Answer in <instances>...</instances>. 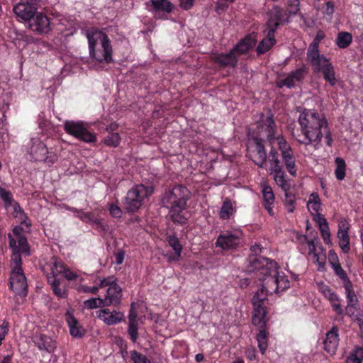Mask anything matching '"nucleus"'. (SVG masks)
Segmentation results:
<instances>
[{
  "label": "nucleus",
  "instance_id": "f257e3e1",
  "mask_svg": "<svg viewBox=\"0 0 363 363\" xmlns=\"http://www.w3.org/2000/svg\"><path fill=\"white\" fill-rule=\"evenodd\" d=\"M190 198V191L179 184L166 190L160 196V203L161 207L168 209V216L174 224L182 225L188 220L185 211Z\"/></svg>",
  "mask_w": 363,
  "mask_h": 363
},
{
  "label": "nucleus",
  "instance_id": "f03ea898",
  "mask_svg": "<svg viewBox=\"0 0 363 363\" xmlns=\"http://www.w3.org/2000/svg\"><path fill=\"white\" fill-rule=\"evenodd\" d=\"M298 121L302 135L296 139L300 144L308 145L320 143L323 138L321 129L328 128V122L323 114L313 109H304Z\"/></svg>",
  "mask_w": 363,
  "mask_h": 363
},
{
  "label": "nucleus",
  "instance_id": "7ed1b4c3",
  "mask_svg": "<svg viewBox=\"0 0 363 363\" xmlns=\"http://www.w3.org/2000/svg\"><path fill=\"white\" fill-rule=\"evenodd\" d=\"M277 269V264L274 260L251 257L248 261L247 272L262 281V287L272 294L278 292Z\"/></svg>",
  "mask_w": 363,
  "mask_h": 363
},
{
  "label": "nucleus",
  "instance_id": "20e7f679",
  "mask_svg": "<svg viewBox=\"0 0 363 363\" xmlns=\"http://www.w3.org/2000/svg\"><path fill=\"white\" fill-rule=\"evenodd\" d=\"M89 43V55L98 62L111 63L113 62V49L108 35L96 28L86 30Z\"/></svg>",
  "mask_w": 363,
  "mask_h": 363
},
{
  "label": "nucleus",
  "instance_id": "39448f33",
  "mask_svg": "<svg viewBox=\"0 0 363 363\" xmlns=\"http://www.w3.org/2000/svg\"><path fill=\"white\" fill-rule=\"evenodd\" d=\"M21 255L18 250L13 248V257H11V272L9 278L10 289L16 295L26 297L28 294L27 279L22 268Z\"/></svg>",
  "mask_w": 363,
  "mask_h": 363
},
{
  "label": "nucleus",
  "instance_id": "423d86ee",
  "mask_svg": "<svg viewBox=\"0 0 363 363\" xmlns=\"http://www.w3.org/2000/svg\"><path fill=\"white\" fill-rule=\"evenodd\" d=\"M307 60L314 73H322L324 79L331 86L337 84L335 69L330 60L319 51H307Z\"/></svg>",
  "mask_w": 363,
  "mask_h": 363
},
{
  "label": "nucleus",
  "instance_id": "0eeeda50",
  "mask_svg": "<svg viewBox=\"0 0 363 363\" xmlns=\"http://www.w3.org/2000/svg\"><path fill=\"white\" fill-rule=\"evenodd\" d=\"M154 188L138 184L131 188L124 198V208L130 213L138 211L142 206L145 199L152 194Z\"/></svg>",
  "mask_w": 363,
  "mask_h": 363
},
{
  "label": "nucleus",
  "instance_id": "6e6552de",
  "mask_svg": "<svg viewBox=\"0 0 363 363\" xmlns=\"http://www.w3.org/2000/svg\"><path fill=\"white\" fill-rule=\"evenodd\" d=\"M269 293L264 287L261 286L253 296L252 300L254 308L252 320L253 324H260L262 323L263 318H268L267 317V305L268 304L267 296Z\"/></svg>",
  "mask_w": 363,
  "mask_h": 363
},
{
  "label": "nucleus",
  "instance_id": "1a4fd4ad",
  "mask_svg": "<svg viewBox=\"0 0 363 363\" xmlns=\"http://www.w3.org/2000/svg\"><path fill=\"white\" fill-rule=\"evenodd\" d=\"M63 127L67 134L85 143H94L96 140L95 135L89 132L82 121H65Z\"/></svg>",
  "mask_w": 363,
  "mask_h": 363
},
{
  "label": "nucleus",
  "instance_id": "9d476101",
  "mask_svg": "<svg viewBox=\"0 0 363 363\" xmlns=\"http://www.w3.org/2000/svg\"><path fill=\"white\" fill-rule=\"evenodd\" d=\"M242 233L238 229L233 230H224L218 235L216 246L223 250H233L241 244Z\"/></svg>",
  "mask_w": 363,
  "mask_h": 363
},
{
  "label": "nucleus",
  "instance_id": "9b49d317",
  "mask_svg": "<svg viewBox=\"0 0 363 363\" xmlns=\"http://www.w3.org/2000/svg\"><path fill=\"white\" fill-rule=\"evenodd\" d=\"M279 149L281 151L282 160L286 166L289 173L294 176H296V160L294 155L291 145L283 137H277Z\"/></svg>",
  "mask_w": 363,
  "mask_h": 363
},
{
  "label": "nucleus",
  "instance_id": "f8f14e48",
  "mask_svg": "<svg viewBox=\"0 0 363 363\" xmlns=\"http://www.w3.org/2000/svg\"><path fill=\"white\" fill-rule=\"evenodd\" d=\"M23 228L21 225H16L13 228V233L17 237L15 240L11 233L8 234L9 247L12 250V257H13V248L16 247L18 250V254L23 253L26 255H30V247L27 238L23 235Z\"/></svg>",
  "mask_w": 363,
  "mask_h": 363
},
{
  "label": "nucleus",
  "instance_id": "ddd939ff",
  "mask_svg": "<svg viewBox=\"0 0 363 363\" xmlns=\"http://www.w3.org/2000/svg\"><path fill=\"white\" fill-rule=\"evenodd\" d=\"M30 143V155L32 160L35 161H44L48 164L54 163L56 159L55 155L46 156L48 153V148L38 138H31Z\"/></svg>",
  "mask_w": 363,
  "mask_h": 363
},
{
  "label": "nucleus",
  "instance_id": "4468645a",
  "mask_svg": "<svg viewBox=\"0 0 363 363\" xmlns=\"http://www.w3.org/2000/svg\"><path fill=\"white\" fill-rule=\"evenodd\" d=\"M146 5L151 7L149 11L156 18H165V15L170 13L174 9L169 0H150Z\"/></svg>",
  "mask_w": 363,
  "mask_h": 363
},
{
  "label": "nucleus",
  "instance_id": "2eb2a0df",
  "mask_svg": "<svg viewBox=\"0 0 363 363\" xmlns=\"http://www.w3.org/2000/svg\"><path fill=\"white\" fill-rule=\"evenodd\" d=\"M29 28L39 34H46L51 30L50 19L42 13L36 12L28 23Z\"/></svg>",
  "mask_w": 363,
  "mask_h": 363
},
{
  "label": "nucleus",
  "instance_id": "dca6fc26",
  "mask_svg": "<svg viewBox=\"0 0 363 363\" xmlns=\"http://www.w3.org/2000/svg\"><path fill=\"white\" fill-rule=\"evenodd\" d=\"M261 121L259 123L257 128L259 132L266 133V138L271 143L275 139L276 125L273 118V114L269 111V115L264 118V113H260Z\"/></svg>",
  "mask_w": 363,
  "mask_h": 363
},
{
  "label": "nucleus",
  "instance_id": "f3484780",
  "mask_svg": "<svg viewBox=\"0 0 363 363\" xmlns=\"http://www.w3.org/2000/svg\"><path fill=\"white\" fill-rule=\"evenodd\" d=\"M249 141H252L255 145L256 155L255 159L253 160L254 163L259 168H263L267 160L264 140L258 136H249Z\"/></svg>",
  "mask_w": 363,
  "mask_h": 363
},
{
  "label": "nucleus",
  "instance_id": "a211bd4d",
  "mask_svg": "<svg viewBox=\"0 0 363 363\" xmlns=\"http://www.w3.org/2000/svg\"><path fill=\"white\" fill-rule=\"evenodd\" d=\"M35 345L40 350L52 353L57 348V343L50 337L44 334H35L33 337Z\"/></svg>",
  "mask_w": 363,
  "mask_h": 363
},
{
  "label": "nucleus",
  "instance_id": "6ab92c4d",
  "mask_svg": "<svg viewBox=\"0 0 363 363\" xmlns=\"http://www.w3.org/2000/svg\"><path fill=\"white\" fill-rule=\"evenodd\" d=\"M339 341L338 328L336 326H333L326 333V337L323 342L324 350L330 355L335 354L339 345Z\"/></svg>",
  "mask_w": 363,
  "mask_h": 363
},
{
  "label": "nucleus",
  "instance_id": "aec40b11",
  "mask_svg": "<svg viewBox=\"0 0 363 363\" xmlns=\"http://www.w3.org/2000/svg\"><path fill=\"white\" fill-rule=\"evenodd\" d=\"M13 11L18 17L29 23L37 12V8L29 2L18 3L13 6Z\"/></svg>",
  "mask_w": 363,
  "mask_h": 363
},
{
  "label": "nucleus",
  "instance_id": "412c9836",
  "mask_svg": "<svg viewBox=\"0 0 363 363\" xmlns=\"http://www.w3.org/2000/svg\"><path fill=\"white\" fill-rule=\"evenodd\" d=\"M65 319L69 328L70 335L73 337L79 339L84 337L86 330L72 313L67 311L65 313Z\"/></svg>",
  "mask_w": 363,
  "mask_h": 363
},
{
  "label": "nucleus",
  "instance_id": "4be33fe9",
  "mask_svg": "<svg viewBox=\"0 0 363 363\" xmlns=\"http://www.w3.org/2000/svg\"><path fill=\"white\" fill-rule=\"evenodd\" d=\"M348 226L346 220H341L338 225L337 238L339 245L344 253H348L350 250V237L348 235Z\"/></svg>",
  "mask_w": 363,
  "mask_h": 363
},
{
  "label": "nucleus",
  "instance_id": "5701e85b",
  "mask_svg": "<svg viewBox=\"0 0 363 363\" xmlns=\"http://www.w3.org/2000/svg\"><path fill=\"white\" fill-rule=\"evenodd\" d=\"M269 318H263L262 323L260 324H254L259 327V333L256 335V339L262 354H264L268 347L269 333L266 330V325Z\"/></svg>",
  "mask_w": 363,
  "mask_h": 363
},
{
  "label": "nucleus",
  "instance_id": "b1692460",
  "mask_svg": "<svg viewBox=\"0 0 363 363\" xmlns=\"http://www.w3.org/2000/svg\"><path fill=\"white\" fill-rule=\"evenodd\" d=\"M97 318L107 325H116L122 321L123 314L116 311L111 312L108 309H101L97 311Z\"/></svg>",
  "mask_w": 363,
  "mask_h": 363
},
{
  "label": "nucleus",
  "instance_id": "393cba45",
  "mask_svg": "<svg viewBox=\"0 0 363 363\" xmlns=\"http://www.w3.org/2000/svg\"><path fill=\"white\" fill-rule=\"evenodd\" d=\"M122 289L118 284H113L107 289L106 295L103 298L106 306L118 305L121 300Z\"/></svg>",
  "mask_w": 363,
  "mask_h": 363
},
{
  "label": "nucleus",
  "instance_id": "a878e982",
  "mask_svg": "<svg viewBox=\"0 0 363 363\" xmlns=\"http://www.w3.org/2000/svg\"><path fill=\"white\" fill-rule=\"evenodd\" d=\"M213 61L220 67H235L238 65V56L232 51L228 53H221L213 57Z\"/></svg>",
  "mask_w": 363,
  "mask_h": 363
},
{
  "label": "nucleus",
  "instance_id": "bb28decb",
  "mask_svg": "<svg viewBox=\"0 0 363 363\" xmlns=\"http://www.w3.org/2000/svg\"><path fill=\"white\" fill-rule=\"evenodd\" d=\"M283 18L282 9L278 6H274L269 11V18L266 23L267 29H273L276 31Z\"/></svg>",
  "mask_w": 363,
  "mask_h": 363
},
{
  "label": "nucleus",
  "instance_id": "cd10ccee",
  "mask_svg": "<svg viewBox=\"0 0 363 363\" xmlns=\"http://www.w3.org/2000/svg\"><path fill=\"white\" fill-rule=\"evenodd\" d=\"M274 33L275 31L273 29L267 28V36L259 42L256 48V51L259 55L267 52L276 43L277 40L274 38Z\"/></svg>",
  "mask_w": 363,
  "mask_h": 363
},
{
  "label": "nucleus",
  "instance_id": "c85d7f7f",
  "mask_svg": "<svg viewBox=\"0 0 363 363\" xmlns=\"http://www.w3.org/2000/svg\"><path fill=\"white\" fill-rule=\"evenodd\" d=\"M270 174L273 176L276 184L284 191L289 189V184L285 179L286 174L284 171L283 166L276 168H270Z\"/></svg>",
  "mask_w": 363,
  "mask_h": 363
},
{
  "label": "nucleus",
  "instance_id": "c756f323",
  "mask_svg": "<svg viewBox=\"0 0 363 363\" xmlns=\"http://www.w3.org/2000/svg\"><path fill=\"white\" fill-rule=\"evenodd\" d=\"M255 44V40L250 36H247L244 39L241 40L232 51L238 57L241 55L247 53L250 49H251Z\"/></svg>",
  "mask_w": 363,
  "mask_h": 363
},
{
  "label": "nucleus",
  "instance_id": "7c9ffc66",
  "mask_svg": "<svg viewBox=\"0 0 363 363\" xmlns=\"http://www.w3.org/2000/svg\"><path fill=\"white\" fill-rule=\"evenodd\" d=\"M47 279L49 284L51 286L53 293L59 298H65L67 297V289L65 286L60 287V280L53 276L47 275Z\"/></svg>",
  "mask_w": 363,
  "mask_h": 363
},
{
  "label": "nucleus",
  "instance_id": "2f4dec72",
  "mask_svg": "<svg viewBox=\"0 0 363 363\" xmlns=\"http://www.w3.org/2000/svg\"><path fill=\"white\" fill-rule=\"evenodd\" d=\"M306 73L307 69L305 66H302L301 67L289 73L286 77V79H289V84H291V88L294 87L296 82H299L303 80Z\"/></svg>",
  "mask_w": 363,
  "mask_h": 363
},
{
  "label": "nucleus",
  "instance_id": "473e14b6",
  "mask_svg": "<svg viewBox=\"0 0 363 363\" xmlns=\"http://www.w3.org/2000/svg\"><path fill=\"white\" fill-rule=\"evenodd\" d=\"M234 212L232 201L230 199H225L219 211L220 218L223 220L229 219Z\"/></svg>",
  "mask_w": 363,
  "mask_h": 363
},
{
  "label": "nucleus",
  "instance_id": "72a5a7b5",
  "mask_svg": "<svg viewBox=\"0 0 363 363\" xmlns=\"http://www.w3.org/2000/svg\"><path fill=\"white\" fill-rule=\"evenodd\" d=\"M352 41V35L348 32H340L337 34L336 44L340 48H347Z\"/></svg>",
  "mask_w": 363,
  "mask_h": 363
},
{
  "label": "nucleus",
  "instance_id": "f704fd0d",
  "mask_svg": "<svg viewBox=\"0 0 363 363\" xmlns=\"http://www.w3.org/2000/svg\"><path fill=\"white\" fill-rule=\"evenodd\" d=\"M336 168L335 169V175L337 180L342 181L345 177L346 163L341 157H336L335 160Z\"/></svg>",
  "mask_w": 363,
  "mask_h": 363
},
{
  "label": "nucleus",
  "instance_id": "c9c22d12",
  "mask_svg": "<svg viewBox=\"0 0 363 363\" xmlns=\"http://www.w3.org/2000/svg\"><path fill=\"white\" fill-rule=\"evenodd\" d=\"M363 347H354L347 359L346 363H362Z\"/></svg>",
  "mask_w": 363,
  "mask_h": 363
},
{
  "label": "nucleus",
  "instance_id": "e433bc0d",
  "mask_svg": "<svg viewBox=\"0 0 363 363\" xmlns=\"http://www.w3.org/2000/svg\"><path fill=\"white\" fill-rule=\"evenodd\" d=\"M167 242L176 254V258H180L182 251V245L177 237L169 235L167 237Z\"/></svg>",
  "mask_w": 363,
  "mask_h": 363
},
{
  "label": "nucleus",
  "instance_id": "4c0bfd02",
  "mask_svg": "<svg viewBox=\"0 0 363 363\" xmlns=\"http://www.w3.org/2000/svg\"><path fill=\"white\" fill-rule=\"evenodd\" d=\"M348 306L354 307L357 303V297L352 289V282L344 285Z\"/></svg>",
  "mask_w": 363,
  "mask_h": 363
},
{
  "label": "nucleus",
  "instance_id": "58836bf2",
  "mask_svg": "<svg viewBox=\"0 0 363 363\" xmlns=\"http://www.w3.org/2000/svg\"><path fill=\"white\" fill-rule=\"evenodd\" d=\"M13 213L14 216L20 220L21 223H25L27 227L30 225V223L29 221L27 222V220H28V218L26 213L18 203H14Z\"/></svg>",
  "mask_w": 363,
  "mask_h": 363
},
{
  "label": "nucleus",
  "instance_id": "ea45409f",
  "mask_svg": "<svg viewBox=\"0 0 363 363\" xmlns=\"http://www.w3.org/2000/svg\"><path fill=\"white\" fill-rule=\"evenodd\" d=\"M65 266L62 262H58L55 257H53L50 267V273L48 275L53 276L57 278L59 274H62L63 272H65Z\"/></svg>",
  "mask_w": 363,
  "mask_h": 363
},
{
  "label": "nucleus",
  "instance_id": "a19ab883",
  "mask_svg": "<svg viewBox=\"0 0 363 363\" xmlns=\"http://www.w3.org/2000/svg\"><path fill=\"white\" fill-rule=\"evenodd\" d=\"M318 291L329 301H335V298L338 296L336 293H335L332 289L323 284H318Z\"/></svg>",
  "mask_w": 363,
  "mask_h": 363
},
{
  "label": "nucleus",
  "instance_id": "79ce46f5",
  "mask_svg": "<svg viewBox=\"0 0 363 363\" xmlns=\"http://www.w3.org/2000/svg\"><path fill=\"white\" fill-rule=\"evenodd\" d=\"M263 204L274 202V194L272 188L267 184L262 185Z\"/></svg>",
  "mask_w": 363,
  "mask_h": 363
},
{
  "label": "nucleus",
  "instance_id": "37998d69",
  "mask_svg": "<svg viewBox=\"0 0 363 363\" xmlns=\"http://www.w3.org/2000/svg\"><path fill=\"white\" fill-rule=\"evenodd\" d=\"M84 306L87 309H94L97 308L106 307L103 298L99 297L98 298H91L90 299L86 300L84 302Z\"/></svg>",
  "mask_w": 363,
  "mask_h": 363
},
{
  "label": "nucleus",
  "instance_id": "c03bdc74",
  "mask_svg": "<svg viewBox=\"0 0 363 363\" xmlns=\"http://www.w3.org/2000/svg\"><path fill=\"white\" fill-rule=\"evenodd\" d=\"M70 211L76 213V216L78 217L84 222H95L94 215L91 213L84 212L74 207H69L68 208Z\"/></svg>",
  "mask_w": 363,
  "mask_h": 363
},
{
  "label": "nucleus",
  "instance_id": "a18cd8bd",
  "mask_svg": "<svg viewBox=\"0 0 363 363\" xmlns=\"http://www.w3.org/2000/svg\"><path fill=\"white\" fill-rule=\"evenodd\" d=\"M336 276H337L343 284V286L351 282L346 272L342 269L340 264L332 267Z\"/></svg>",
  "mask_w": 363,
  "mask_h": 363
},
{
  "label": "nucleus",
  "instance_id": "49530a36",
  "mask_svg": "<svg viewBox=\"0 0 363 363\" xmlns=\"http://www.w3.org/2000/svg\"><path fill=\"white\" fill-rule=\"evenodd\" d=\"M121 137L118 133H111L104 139V143L109 146L116 147L120 144Z\"/></svg>",
  "mask_w": 363,
  "mask_h": 363
},
{
  "label": "nucleus",
  "instance_id": "de8ad7c7",
  "mask_svg": "<svg viewBox=\"0 0 363 363\" xmlns=\"http://www.w3.org/2000/svg\"><path fill=\"white\" fill-rule=\"evenodd\" d=\"M269 162L271 164L270 168H276L282 167L281 160L279 158V153L278 151L272 147L271 150L269 152Z\"/></svg>",
  "mask_w": 363,
  "mask_h": 363
},
{
  "label": "nucleus",
  "instance_id": "09e8293b",
  "mask_svg": "<svg viewBox=\"0 0 363 363\" xmlns=\"http://www.w3.org/2000/svg\"><path fill=\"white\" fill-rule=\"evenodd\" d=\"M0 198L4 202L5 206L6 208L11 206L13 201L11 192L10 191L6 190L2 187H0Z\"/></svg>",
  "mask_w": 363,
  "mask_h": 363
},
{
  "label": "nucleus",
  "instance_id": "8fccbe9b",
  "mask_svg": "<svg viewBox=\"0 0 363 363\" xmlns=\"http://www.w3.org/2000/svg\"><path fill=\"white\" fill-rule=\"evenodd\" d=\"M289 189L284 191L285 192V204L287 208V211L289 213L294 212L295 208V196L294 194L288 191Z\"/></svg>",
  "mask_w": 363,
  "mask_h": 363
},
{
  "label": "nucleus",
  "instance_id": "3c124183",
  "mask_svg": "<svg viewBox=\"0 0 363 363\" xmlns=\"http://www.w3.org/2000/svg\"><path fill=\"white\" fill-rule=\"evenodd\" d=\"M130 357L134 363H151L150 360L145 355L136 350L130 352Z\"/></svg>",
  "mask_w": 363,
  "mask_h": 363
},
{
  "label": "nucleus",
  "instance_id": "603ef678",
  "mask_svg": "<svg viewBox=\"0 0 363 363\" xmlns=\"http://www.w3.org/2000/svg\"><path fill=\"white\" fill-rule=\"evenodd\" d=\"M262 251V247L259 244H255L250 247L251 254L249 255L246 262H245V268L247 272V267L248 264V261L251 257H255L256 258H264L263 257H258L257 255L261 254Z\"/></svg>",
  "mask_w": 363,
  "mask_h": 363
},
{
  "label": "nucleus",
  "instance_id": "864d4df0",
  "mask_svg": "<svg viewBox=\"0 0 363 363\" xmlns=\"http://www.w3.org/2000/svg\"><path fill=\"white\" fill-rule=\"evenodd\" d=\"M324 34L322 31L318 32L313 42L309 45L307 51H319L318 47L320 42L323 39Z\"/></svg>",
  "mask_w": 363,
  "mask_h": 363
},
{
  "label": "nucleus",
  "instance_id": "5fc2aeb1",
  "mask_svg": "<svg viewBox=\"0 0 363 363\" xmlns=\"http://www.w3.org/2000/svg\"><path fill=\"white\" fill-rule=\"evenodd\" d=\"M315 260V263L318 265V270L320 272H323L325 270L326 255L324 253L318 252L317 255L313 256Z\"/></svg>",
  "mask_w": 363,
  "mask_h": 363
},
{
  "label": "nucleus",
  "instance_id": "6e6d98bb",
  "mask_svg": "<svg viewBox=\"0 0 363 363\" xmlns=\"http://www.w3.org/2000/svg\"><path fill=\"white\" fill-rule=\"evenodd\" d=\"M299 0H289L287 11L290 15L297 14L300 9Z\"/></svg>",
  "mask_w": 363,
  "mask_h": 363
},
{
  "label": "nucleus",
  "instance_id": "4d7b16f0",
  "mask_svg": "<svg viewBox=\"0 0 363 363\" xmlns=\"http://www.w3.org/2000/svg\"><path fill=\"white\" fill-rule=\"evenodd\" d=\"M277 286L278 292L279 291H284L289 287V281L284 276L279 275L277 274Z\"/></svg>",
  "mask_w": 363,
  "mask_h": 363
},
{
  "label": "nucleus",
  "instance_id": "13d9d810",
  "mask_svg": "<svg viewBox=\"0 0 363 363\" xmlns=\"http://www.w3.org/2000/svg\"><path fill=\"white\" fill-rule=\"evenodd\" d=\"M128 334L133 342H135L138 338V323H128Z\"/></svg>",
  "mask_w": 363,
  "mask_h": 363
},
{
  "label": "nucleus",
  "instance_id": "bf43d9fd",
  "mask_svg": "<svg viewBox=\"0 0 363 363\" xmlns=\"http://www.w3.org/2000/svg\"><path fill=\"white\" fill-rule=\"evenodd\" d=\"M116 278L114 276L108 277L106 278H104L100 280V283L99 284V288H104L105 286H112L113 284H118L116 283Z\"/></svg>",
  "mask_w": 363,
  "mask_h": 363
},
{
  "label": "nucleus",
  "instance_id": "052dcab7",
  "mask_svg": "<svg viewBox=\"0 0 363 363\" xmlns=\"http://www.w3.org/2000/svg\"><path fill=\"white\" fill-rule=\"evenodd\" d=\"M331 306L333 309V311L337 314V315H342L343 314V308L342 307V305L340 303V299L338 296L335 298V301H330Z\"/></svg>",
  "mask_w": 363,
  "mask_h": 363
},
{
  "label": "nucleus",
  "instance_id": "680f3d73",
  "mask_svg": "<svg viewBox=\"0 0 363 363\" xmlns=\"http://www.w3.org/2000/svg\"><path fill=\"white\" fill-rule=\"evenodd\" d=\"M137 317L138 313L135 309V303H132L130 306V309L128 314V321L129 323H137Z\"/></svg>",
  "mask_w": 363,
  "mask_h": 363
},
{
  "label": "nucleus",
  "instance_id": "e2e57ef3",
  "mask_svg": "<svg viewBox=\"0 0 363 363\" xmlns=\"http://www.w3.org/2000/svg\"><path fill=\"white\" fill-rule=\"evenodd\" d=\"M334 7H335V5L333 1H330L326 2L324 14H325V16H328L329 20L332 19L333 14L335 11Z\"/></svg>",
  "mask_w": 363,
  "mask_h": 363
},
{
  "label": "nucleus",
  "instance_id": "0e129e2a",
  "mask_svg": "<svg viewBox=\"0 0 363 363\" xmlns=\"http://www.w3.org/2000/svg\"><path fill=\"white\" fill-rule=\"evenodd\" d=\"M328 262L331 267L340 264L338 257L333 250H330L328 252Z\"/></svg>",
  "mask_w": 363,
  "mask_h": 363
},
{
  "label": "nucleus",
  "instance_id": "69168bd1",
  "mask_svg": "<svg viewBox=\"0 0 363 363\" xmlns=\"http://www.w3.org/2000/svg\"><path fill=\"white\" fill-rule=\"evenodd\" d=\"M319 230L321 233V235H322V238H323L324 242L326 244L330 243V233L329 225L326 226V227H323L322 228H320Z\"/></svg>",
  "mask_w": 363,
  "mask_h": 363
},
{
  "label": "nucleus",
  "instance_id": "338daca9",
  "mask_svg": "<svg viewBox=\"0 0 363 363\" xmlns=\"http://www.w3.org/2000/svg\"><path fill=\"white\" fill-rule=\"evenodd\" d=\"M228 9V4L225 2L218 1L216 5L215 11L218 14H223Z\"/></svg>",
  "mask_w": 363,
  "mask_h": 363
},
{
  "label": "nucleus",
  "instance_id": "774afa93",
  "mask_svg": "<svg viewBox=\"0 0 363 363\" xmlns=\"http://www.w3.org/2000/svg\"><path fill=\"white\" fill-rule=\"evenodd\" d=\"M109 213L114 218H121L122 215L121 209L115 204L110 205Z\"/></svg>",
  "mask_w": 363,
  "mask_h": 363
}]
</instances>
